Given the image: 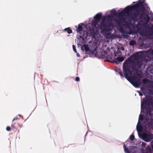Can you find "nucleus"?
<instances>
[{
	"mask_svg": "<svg viewBox=\"0 0 153 153\" xmlns=\"http://www.w3.org/2000/svg\"><path fill=\"white\" fill-rule=\"evenodd\" d=\"M130 139L131 140H133L134 138V136L133 135H131L130 136Z\"/></svg>",
	"mask_w": 153,
	"mask_h": 153,
	"instance_id": "obj_10",
	"label": "nucleus"
},
{
	"mask_svg": "<svg viewBox=\"0 0 153 153\" xmlns=\"http://www.w3.org/2000/svg\"><path fill=\"white\" fill-rule=\"evenodd\" d=\"M6 129L8 131H10V130L11 128L10 127L8 126L7 127Z\"/></svg>",
	"mask_w": 153,
	"mask_h": 153,
	"instance_id": "obj_11",
	"label": "nucleus"
},
{
	"mask_svg": "<svg viewBox=\"0 0 153 153\" xmlns=\"http://www.w3.org/2000/svg\"><path fill=\"white\" fill-rule=\"evenodd\" d=\"M79 79L78 77H76V81H79Z\"/></svg>",
	"mask_w": 153,
	"mask_h": 153,
	"instance_id": "obj_12",
	"label": "nucleus"
},
{
	"mask_svg": "<svg viewBox=\"0 0 153 153\" xmlns=\"http://www.w3.org/2000/svg\"><path fill=\"white\" fill-rule=\"evenodd\" d=\"M73 50H74V51H75V53H76V48L74 45H73Z\"/></svg>",
	"mask_w": 153,
	"mask_h": 153,
	"instance_id": "obj_9",
	"label": "nucleus"
},
{
	"mask_svg": "<svg viewBox=\"0 0 153 153\" xmlns=\"http://www.w3.org/2000/svg\"><path fill=\"white\" fill-rule=\"evenodd\" d=\"M127 9V8H125V9H124V10H126Z\"/></svg>",
	"mask_w": 153,
	"mask_h": 153,
	"instance_id": "obj_15",
	"label": "nucleus"
},
{
	"mask_svg": "<svg viewBox=\"0 0 153 153\" xmlns=\"http://www.w3.org/2000/svg\"><path fill=\"white\" fill-rule=\"evenodd\" d=\"M134 43V41H131L130 42V44H132L133 43Z\"/></svg>",
	"mask_w": 153,
	"mask_h": 153,
	"instance_id": "obj_13",
	"label": "nucleus"
},
{
	"mask_svg": "<svg viewBox=\"0 0 153 153\" xmlns=\"http://www.w3.org/2000/svg\"><path fill=\"white\" fill-rule=\"evenodd\" d=\"M124 60V58L123 57H117L114 59V61L116 63L122 62Z\"/></svg>",
	"mask_w": 153,
	"mask_h": 153,
	"instance_id": "obj_2",
	"label": "nucleus"
},
{
	"mask_svg": "<svg viewBox=\"0 0 153 153\" xmlns=\"http://www.w3.org/2000/svg\"><path fill=\"white\" fill-rule=\"evenodd\" d=\"M143 116L142 115H141V114H140L139 116V121L138 122V124H137V126L138 125H139V120H142L143 119Z\"/></svg>",
	"mask_w": 153,
	"mask_h": 153,
	"instance_id": "obj_7",
	"label": "nucleus"
},
{
	"mask_svg": "<svg viewBox=\"0 0 153 153\" xmlns=\"http://www.w3.org/2000/svg\"><path fill=\"white\" fill-rule=\"evenodd\" d=\"M65 30L67 31L68 33L69 34L71 33L72 32V30L69 28H65Z\"/></svg>",
	"mask_w": 153,
	"mask_h": 153,
	"instance_id": "obj_6",
	"label": "nucleus"
},
{
	"mask_svg": "<svg viewBox=\"0 0 153 153\" xmlns=\"http://www.w3.org/2000/svg\"><path fill=\"white\" fill-rule=\"evenodd\" d=\"M132 73L128 71L126 72L125 76L126 78L135 87H137L139 86L140 83L139 82H135L133 80L134 78L132 76Z\"/></svg>",
	"mask_w": 153,
	"mask_h": 153,
	"instance_id": "obj_1",
	"label": "nucleus"
},
{
	"mask_svg": "<svg viewBox=\"0 0 153 153\" xmlns=\"http://www.w3.org/2000/svg\"><path fill=\"white\" fill-rule=\"evenodd\" d=\"M101 16V13H99L97 14L94 17V18L97 20H98L100 17Z\"/></svg>",
	"mask_w": 153,
	"mask_h": 153,
	"instance_id": "obj_5",
	"label": "nucleus"
},
{
	"mask_svg": "<svg viewBox=\"0 0 153 153\" xmlns=\"http://www.w3.org/2000/svg\"><path fill=\"white\" fill-rule=\"evenodd\" d=\"M83 25V24H79L78 26V27L77 28V31L78 32H79L82 31V26Z\"/></svg>",
	"mask_w": 153,
	"mask_h": 153,
	"instance_id": "obj_4",
	"label": "nucleus"
},
{
	"mask_svg": "<svg viewBox=\"0 0 153 153\" xmlns=\"http://www.w3.org/2000/svg\"><path fill=\"white\" fill-rule=\"evenodd\" d=\"M76 55L78 57H79L80 56L79 54L78 53H77Z\"/></svg>",
	"mask_w": 153,
	"mask_h": 153,
	"instance_id": "obj_14",
	"label": "nucleus"
},
{
	"mask_svg": "<svg viewBox=\"0 0 153 153\" xmlns=\"http://www.w3.org/2000/svg\"><path fill=\"white\" fill-rule=\"evenodd\" d=\"M124 148L125 151L126 152V153H129V152L128 151L127 149L126 148V146L125 145H124Z\"/></svg>",
	"mask_w": 153,
	"mask_h": 153,
	"instance_id": "obj_8",
	"label": "nucleus"
},
{
	"mask_svg": "<svg viewBox=\"0 0 153 153\" xmlns=\"http://www.w3.org/2000/svg\"><path fill=\"white\" fill-rule=\"evenodd\" d=\"M82 49L83 51H88L89 50V47L87 45H84L82 47Z\"/></svg>",
	"mask_w": 153,
	"mask_h": 153,
	"instance_id": "obj_3",
	"label": "nucleus"
}]
</instances>
